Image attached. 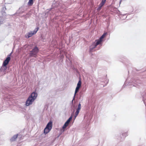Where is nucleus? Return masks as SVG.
<instances>
[{"instance_id": "obj_1", "label": "nucleus", "mask_w": 146, "mask_h": 146, "mask_svg": "<svg viewBox=\"0 0 146 146\" xmlns=\"http://www.w3.org/2000/svg\"><path fill=\"white\" fill-rule=\"evenodd\" d=\"M37 94L35 92H33L29 97L27 99L26 102V105L29 106L32 104L33 102L36 99L37 97Z\"/></svg>"}, {"instance_id": "obj_2", "label": "nucleus", "mask_w": 146, "mask_h": 146, "mask_svg": "<svg viewBox=\"0 0 146 146\" xmlns=\"http://www.w3.org/2000/svg\"><path fill=\"white\" fill-rule=\"evenodd\" d=\"M52 122L50 121L47 125L44 130V133L46 134L48 133L51 129L52 126Z\"/></svg>"}, {"instance_id": "obj_3", "label": "nucleus", "mask_w": 146, "mask_h": 146, "mask_svg": "<svg viewBox=\"0 0 146 146\" xmlns=\"http://www.w3.org/2000/svg\"><path fill=\"white\" fill-rule=\"evenodd\" d=\"M39 29V28L38 27L36 28L35 29V31H31V32L27 34L26 35H25V37L27 38L31 37L33 35L35 34L36 33Z\"/></svg>"}, {"instance_id": "obj_4", "label": "nucleus", "mask_w": 146, "mask_h": 146, "mask_svg": "<svg viewBox=\"0 0 146 146\" xmlns=\"http://www.w3.org/2000/svg\"><path fill=\"white\" fill-rule=\"evenodd\" d=\"M11 54L9 55L6 59L3 61V66L5 67V69L7 68L6 66L8 64L10 60Z\"/></svg>"}, {"instance_id": "obj_5", "label": "nucleus", "mask_w": 146, "mask_h": 146, "mask_svg": "<svg viewBox=\"0 0 146 146\" xmlns=\"http://www.w3.org/2000/svg\"><path fill=\"white\" fill-rule=\"evenodd\" d=\"M38 50L37 47H35L32 50L30 53V55L31 56H34L38 52Z\"/></svg>"}, {"instance_id": "obj_6", "label": "nucleus", "mask_w": 146, "mask_h": 146, "mask_svg": "<svg viewBox=\"0 0 146 146\" xmlns=\"http://www.w3.org/2000/svg\"><path fill=\"white\" fill-rule=\"evenodd\" d=\"M102 40L101 39H100V38H99V39L98 40H96V44H95L94 46V48H95L98 45L100 44L101 42L102 41Z\"/></svg>"}, {"instance_id": "obj_7", "label": "nucleus", "mask_w": 146, "mask_h": 146, "mask_svg": "<svg viewBox=\"0 0 146 146\" xmlns=\"http://www.w3.org/2000/svg\"><path fill=\"white\" fill-rule=\"evenodd\" d=\"M18 136V134L14 135L10 139L11 141H15L16 138Z\"/></svg>"}, {"instance_id": "obj_8", "label": "nucleus", "mask_w": 146, "mask_h": 146, "mask_svg": "<svg viewBox=\"0 0 146 146\" xmlns=\"http://www.w3.org/2000/svg\"><path fill=\"white\" fill-rule=\"evenodd\" d=\"M106 0H102L101 2L99 5L100 7H102L105 4Z\"/></svg>"}, {"instance_id": "obj_9", "label": "nucleus", "mask_w": 146, "mask_h": 146, "mask_svg": "<svg viewBox=\"0 0 146 146\" xmlns=\"http://www.w3.org/2000/svg\"><path fill=\"white\" fill-rule=\"evenodd\" d=\"M69 123L68 122H67L66 121L65 124H64V125L62 127V128L63 129H65L68 125Z\"/></svg>"}, {"instance_id": "obj_10", "label": "nucleus", "mask_w": 146, "mask_h": 146, "mask_svg": "<svg viewBox=\"0 0 146 146\" xmlns=\"http://www.w3.org/2000/svg\"><path fill=\"white\" fill-rule=\"evenodd\" d=\"M33 0H29L28 2V5L30 6L33 5Z\"/></svg>"}, {"instance_id": "obj_11", "label": "nucleus", "mask_w": 146, "mask_h": 146, "mask_svg": "<svg viewBox=\"0 0 146 146\" xmlns=\"http://www.w3.org/2000/svg\"><path fill=\"white\" fill-rule=\"evenodd\" d=\"M106 34V33H104V34L100 37V38L102 40V39L105 37Z\"/></svg>"}, {"instance_id": "obj_12", "label": "nucleus", "mask_w": 146, "mask_h": 146, "mask_svg": "<svg viewBox=\"0 0 146 146\" xmlns=\"http://www.w3.org/2000/svg\"><path fill=\"white\" fill-rule=\"evenodd\" d=\"M81 84V82L80 80H79L78 83L77 84V87H78L79 88H80V87Z\"/></svg>"}, {"instance_id": "obj_13", "label": "nucleus", "mask_w": 146, "mask_h": 146, "mask_svg": "<svg viewBox=\"0 0 146 146\" xmlns=\"http://www.w3.org/2000/svg\"><path fill=\"white\" fill-rule=\"evenodd\" d=\"M80 111L77 110L76 111L74 115L75 118H76V117L78 115Z\"/></svg>"}, {"instance_id": "obj_14", "label": "nucleus", "mask_w": 146, "mask_h": 146, "mask_svg": "<svg viewBox=\"0 0 146 146\" xmlns=\"http://www.w3.org/2000/svg\"><path fill=\"white\" fill-rule=\"evenodd\" d=\"M81 105L80 103H79L78 106V108L77 110L80 111L81 109Z\"/></svg>"}, {"instance_id": "obj_15", "label": "nucleus", "mask_w": 146, "mask_h": 146, "mask_svg": "<svg viewBox=\"0 0 146 146\" xmlns=\"http://www.w3.org/2000/svg\"><path fill=\"white\" fill-rule=\"evenodd\" d=\"M79 88H79L78 87H76V88L75 91V94L77 93L78 91Z\"/></svg>"}, {"instance_id": "obj_16", "label": "nucleus", "mask_w": 146, "mask_h": 146, "mask_svg": "<svg viewBox=\"0 0 146 146\" xmlns=\"http://www.w3.org/2000/svg\"><path fill=\"white\" fill-rule=\"evenodd\" d=\"M72 118V116H71L69 119H68L66 121L67 122H68L69 123L70 121L71 120Z\"/></svg>"}, {"instance_id": "obj_17", "label": "nucleus", "mask_w": 146, "mask_h": 146, "mask_svg": "<svg viewBox=\"0 0 146 146\" xmlns=\"http://www.w3.org/2000/svg\"><path fill=\"white\" fill-rule=\"evenodd\" d=\"M72 118V116H71L69 119H68L66 121L67 122H68L69 123L70 121L71 120Z\"/></svg>"}, {"instance_id": "obj_18", "label": "nucleus", "mask_w": 146, "mask_h": 146, "mask_svg": "<svg viewBox=\"0 0 146 146\" xmlns=\"http://www.w3.org/2000/svg\"><path fill=\"white\" fill-rule=\"evenodd\" d=\"M72 118V116H71L69 119H68L66 121L67 122H68L69 123L70 121L71 120Z\"/></svg>"}, {"instance_id": "obj_19", "label": "nucleus", "mask_w": 146, "mask_h": 146, "mask_svg": "<svg viewBox=\"0 0 146 146\" xmlns=\"http://www.w3.org/2000/svg\"><path fill=\"white\" fill-rule=\"evenodd\" d=\"M101 8H102V7H100V5H99V7L98 8V10H100L101 9Z\"/></svg>"}, {"instance_id": "obj_20", "label": "nucleus", "mask_w": 146, "mask_h": 146, "mask_svg": "<svg viewBox=\"0 0 146 146\" xmlns=\"http://www.w3.org/2000/svg\"><path fill=\"white\" fill-rule=\"evenodd\" d=\"M92 49H91L90 50V51H92Z\"/></svg>"}]
</instances>
